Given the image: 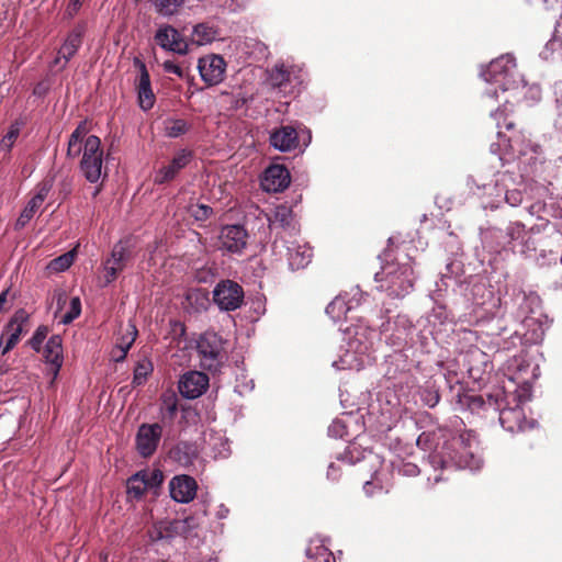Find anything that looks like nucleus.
I'll use <instances>...</instances> for the list:
<instances>
[{
  "mask_svg": "<svg viewBox=\"0 0 562 562\" xmlns=\"http://www.w3.org/2000/svg\"><path fill=\"white\" fill-rule=\"evenodd\" d=\"M414 280L411 262H387L375 273V281L381 283L380 288L392 297L407 295L414 286Z\"/></svg>",
  "mask_w": 562,
  "mask_h": 562,
  "instance_id": "obj_1",
  "label": "nucleus"
},
{
  "mask_svg": "<svg viewBox=\"0 0 562 562\" xmlns=\"http://www.w3.org/2000/svg\"><path fill=\"white\" fill-rule=\"evenodd\" d=\"M482 77L485 81L501 87L503 91L518 89L526 85L524 76L517 68L515 57L510 54L492 60Z\"/></svg>",
  "mask_w": 562,
  "mask_h": 562,
  "instance_id": "obj_2",
  "label": "nucleus"
},
{
  "mask_svg": "<svg viewBox=\"0 0 562 562\" xmlns=\"http://www.w3.org/2000/svg\"><path fill=\"white\" fill-rule=\"evenodd\" d=\"M490 119L494 122L495 127L497 128L496 134L498 138H504L509 148L513 150L517 149L521 153L524 148L522 146H519V144L524 143V135L521 132L516 131L514 104L508 100H505L501 106L491 113Z\"/></svg>",
  "mask_w": 562,
  "mask_h": 562,
  "instance_id": "obj_3",
  "label": "nucleus"
},
{
  "mask_svg": "<svg viewBox=\"0 0 562 562\" xmlns=\"http://www.w3.org/2000/svg\"><path fill=\"white\" fill-rule=\"evenodd\" d=\"M201 367L209 371H216L225 360L224 340L214 331H205L196 341Z\"/></svg>",
  "mask_w": 562,
  "mask_h": 562,
  "instance_id": "obj_4",
  "label": "nucleus"
},
{
  "mask_svg": "<svg viewBox=\"0 0 562 562\" xmlns=\"http://www.w3.org/2000/svg\"><path fill=\"white\" fill-rule=\"evenodd\" d=\"M103 164V150L101 140L95 135H90L85 139L83 154L80 161V170L85 178L95 183L101 177Z\"/></svg>",
  "mask_w": 562,
  "mask_h": 562,
  "instance_id": "obj_5",
  "label": "nucleus"
},
{
  "mask_svg": "<svg viewBox=\"0 0 562 562\" xmlns=\"http://www.w3.org/2000/svg\"><path fill=\"white\" fill-rule=\"evenodd\" d=\"M249 238V233L244 225H224L217 237V248L223 252L240 256L247 249Z\"/></svg>",
  "mask_w": 562,
  "mask_h": 562,
  "instance_id": "obj_6",
  "label": "nucleus"
},
{
  "mask_svg": "<svg viewBox=\"0 0 562 562\" xmlns=\"http://www.w3.org/2000/svg\"><path fill=\"white\" fill-rule=\"evenodd\" d=\"M244 289L236 281L226 279L220 281L213 290V301L221 311H235L244 303Z\"/></svg>",
  "mask_w": 562,
  "mask_h": 562,
  "instance_id": "obj_7",
  "label": "nucleus"
},
{
  "mask_svg": "<svg viewBox=\"0 0 562 562\" xmlns=\"http://www.w3.org/2000/svg\"><path fill=\"white\" fill-rule=\"evenodd\" d=\"M30 314L24 308L15 311L9 323L0 335V352L7 355L20 341L22 334L26 330Z\"/></svg>",
  "mask_w": 562,
  "mask_h": 562,
  "instance_id": "obj_8",
  "label": "nucleus"
},
{
  "mask_svg": "<svg viewBox=\"0 0 562 562\" xmlns=\"http://www.w3.org/2000/svg\"><path fill=\"white\" fill-rule=\"evenodd\" d=\"M198 69L201 79L209 86H216L225 78L226 61L221 55L210 54L199 58Z\"/></svg>",
  "mask_w": 562,
  "mask_h": 562,
  "instance_id": "obj_9",
  "label": "nucleus"
},
{
  "mask_svg": "<svg viewBox=\"0 0 562 562\" xmlns=\"http://www.w3.org/2000/svg\"><path fill=\"white\" fill-rule=\"evenodd\" d=\"M134 66L138 69V76L135 79V89L137 92L138 104L142 110L153 109L156 97L151 89L150 76L145 63L139 58H134Z\"/></svg>",
  "mask_w": 562,
  "mask_h": 562,
  "instance_id": "obj_10",
  "label": "nucleus"
},
{
  "mask_svg": "<svg viewBox=\"0 0 562 562\" xmlns=\"http://www.w3.org/2000/svg\"><path fill=\"white\" fill-rule=\"evenodd\" d=\"M162 434V427L155 424H143L136 434V449L138 453L148 458L153 456L158 447Z\"/></svg>",
  "mask_w": 562,
  "mask_h": 562,
  "instance_id": "obj_11",
  "label": "nucleus"
},
{
  "mask_svg": "<svg viewBox=\"0 0 562 562\" xmlns=\"http://www.w3.org/2000/svg\"><path fill=\"white\" fill-rule=\"evenodd\" d=\"M155 42L162 49L179 55H187L189 52L187 41L179 31L171 25L160 26L155 34Z\"/></svg>",
  "mask_w": 562,
  "mask_h": 562,
  "instance_id": "obj_12",
  "label": "nucleus"
},
{
  "mask_svg": "<svg viewBox=\"0 0 562 562\" xmlns=\"http://www.w3.org/2000/svg\"><path fill=\"white\" fill-rule=\"evenodd\" d=\"M505 402V395L502 390H497L493 394L468 395L464 397V404L468 408L477 415L487 417L488 412L496 413L501 405Z\"/></svg>",
  "mask_w": 562,
  "mask_h": 562,
  "instance_id": "obj_13",
  "label": "nucleus"
},
{
  "mask_svg": "<svg viewBox=\"0 0 562 562\" xmlns=\"http://www.w3.org/2000/svg\"><path fill=\"white\" fill-rule=\"evenodd\" d=\"M209 381V376L203 372H186L179 381V392L187 398H196L206 391Z\"/></svg>",
  "mask_w": 562,
  "mask_h": 562,
  "instance_id": "obj_14",
  "label": "nucleus"
},
{
  "mask_svg": "<svg viewBox=\"0 0 562 562\" xmlns=\"http://www.w3.org/2000/svg\"><path fill=\"white\" fill-rule=\"evenodd\" d=\"M192 160V151L188 149H181L171 159V161L162 166L155 175V183L164 184L172 181L178 173L186 168Z\"/></svg>",
  "mask_w": 562,
  "mask_h": 562,
  "instance_id": "obj_15",
  "label": "nucleus"
},
{
  "mask_svg": "<svg viewBox=\"0 0 562 562\" xmlns=\"http://www.w3.org/2000/svg\"><path fill=\"white\" fill-rule=\"evenodd\" d=\"M130 258L131 250L125 243L119 241L114 245L111 252V258H109L104 263L106 283H111L116 279L119 273L126 267Z\"/></svg>",
  "mask_w": 562,
  "mask_h": 562,
  "instance_id": "obj_16",
  "label": "nucleus"
},
{
  "mask_svg": "<svg viewBox=\"0 0 562 562\" xmlns=\"http://www.w3.org/2000/svg\"><path fill=\"white\" fill-rule=\"evenodd\" d=\"M291 182L289 170L281 165L268 167L263 173L261 186L267 192H282Z\"/></svg>",
  "mask_w": 562,
  "mask_h": 562,
  "instance_id": "obj_17",
  "label": "nucleus"
},
{
  "mask_svg": "<svg viewBox=\"0 0 562 562\" xmlns=\"http://www.w3.org/2000/svg\"><path fill=\"white\" fill-rule=\"evenodd\" d=\"M170 496L178 503H189L196 495V481L189 475L182 474L172 477L169 483Z\"/></svg>",
  "mask_w": 562,
  "mask_h": 562,
  "instance_id": "obj_18",
  "label": "nucleus"
},
{
  "mask_svg": "<svg viewBox=\"0 0 562 562\" xmlns=\"http://www.w3.org/2000/svg\"><path fill=\"white\" fill-rule=\"evenodd\" d=\"M269 142L280 151H292L299 147V134L293 126L283 125L270 133Z\"/></svg>",
  "mask_w": 562,
  "mask_h": 562,
  "instance_id": "obj_19",
  "label": "nucleus"
},
{
  "mask_svg": "<svg viewBox=\"0 0 562 562\" xmlns=\"http://www.w3.org/2000/svg\"><path fill=\"white\" fill-rule=\"evenodd\" d=\"M83 33L85 29L80 25L76 26L68 33L64 44L58 50L57 57L54 60L55 65H58L60 59H64V68L66 64L77 54L82 44Z\"/></svg>",
  "mask_w": 562,
  "mask_h": 562,
  "instance_id": "obj_20",
  "label": "nucleus"
},
{
  "mask_svg": "<svg viewBox=\"0 0 562 562\" xmlns=\"http://www.w3.org/2000/svg\"><path fill=\"white\" fill-rule=\"evenodd\" d=\"M504 404L505 402L496 412L498 413L501 426L509 432L521 430L525 423L524 409L519 405H516L515 407H505Z\"/></svg>",
  "mask_w": 562,
  "mask_h": 562,
  "instance_id": "obj_21",
  "label": "nucleus"
},
{
  "mask_svg": "<svg viewBox=\"0 0 562 562\" xmlns=\"http://www.w3.org/2000/svg\"><path fill=\"white\" fill-rule=\"evenodd\" d=\"M61 337L53 335L46 342L44 348V358L47 363L52 366L54 374L56 375L63 366V346Z\"/></svg>",
  "mask_w": 562,
  "mask_h": 562,
  "instance_id": "obj_22",
  "label": "nucleus"
},
{
  "mask_svg": "<svg viewBox=\"0 0 562 562\" xmlns=\"http://www.w3.org/2000/svg\"><path fill=\"white\" fill-rule=\"evenodd\" d=\"M169 458L181 467L188 468L198 458V448L194 443L181 441L170 449Z\"/></svg>",
  "mask_w": 562,
  "mask_h": 562,
  "instance_id": "obj_23",
  "label": "nucleus"
},
{
  "mask_svg": "<svg viewBox=\"0 0 562 562\" xmlns=\"http://www.w3.org/2000/svg\"><path fill=\"white\" fill-rule=\"evenodd\" d=\"M270 229H295L294 214L290 206L281 204L278 205L271 215L268 216Z\"/></svg>",
  "mask_w": 562,
  "mask_h": 562,
  "instance_id": "obj_24",
  "label": "nucleus"
},
{
  "mask_svg": "<svg viewBox=\"0 0 562 562\" xmlns=\"http://www.w3.org/2000/svg\"><path fill=\"white\" fill-rule=\"evenodd\" d=\"M88 127L87 122L82 121L78 124L75 131L70 134L68 139L67 153L68 158L75 159L83 154L85 139L87 138Z\"/></svg>",
  "mask_w": 562,
  "mask_h": 562,
  "instance_id": "obj_25",
  "label": "nucleus"
},
{
  "mask_svg": "<svg viewBox=\"0 0 562 562\" xmlns=\"http://www.w3.org/2000/svg\"><path fill=\"white\" fill-rule=\"evenodd\" d=\"M313 251L306 245H295L288 248V261L292 270L305 268L312 260Z\"/></svg>",
  "mask_w": 562,
  "mask_h": 562,
  "instance_id": "obj_26",
  "label": "nucleus"
},
{
  "mask_svg": "<svg viewBox=\"0 0 562 562\" xmlns=\"http://www.w3.org/2000/svg\"><path fill=\"white\" fill-rule=\"evenodd\" d=\"M292 70L286 68L283 64L276 65L270 71L268 76V82L271 87L283 91L288 83L292 81Z\"/></svg>",
  "mask_w": 562,
  "mask_h": 562,
  "instance_id": "obj_27",
  "label": "nucleus"
},
{
  "mask_svg": "<svg viewBox=\"0 0 562 562\" xmlns=\"http://www.w3.org/2000/svg\"><path fill=\"white\" fill-rule=\"evenodd\" d=\"M187 524L188 521H181V519H173L161 524L158 528L157 539L173 538L176 536L184 537Z\"/></svg>",
  "mask_w": 562,
  "mask_h": 562,
  "instance_id": "obj_28",
  "label": "nucleus"
},
{
  "mask_svg": "<svg viewBox=\"0 0 562 562\" xmlns=\"http://www.w3.org/2000/svg\"><path fill=\"white\" fill-rule=\"evenodd\" d=\"M126 488L127 494L136 499L142 498L144 494L149 490L146 480L144 479V474H142L140 471L127 480Z\"/></svg>",
  "mask_w": 562,
  "mask_h": 562,
  "instance_id": "obj_29",
  "label": "nucleus"
},
{
  "mask_svg": "<svg viewBox=\"0 0 562 562\" xmlns=\"http://www.w3.org/2000/svg\"><path fill=\"white\" fill-rule=\"evenodd\" d=\"M137 336V329L136 326L133 324H130L126 330V334L122 335L117 342L116 348L120 351V355L116 357V361H121L125 359L128 350L131 349L133 342L135 341Z\"/></svg>",
  "mask_w": 562,
  "mask_h": 562,
  "instance_id": "obj_30",
  "label": "nucleus"
},
{
  "mask_svg": "<svg viewBox=\"0 0 562 562\" xmlns=\"http://www.w3.org/2000/svg\"><path fill=\"white\" fill-rule=\"evenodd\" d=\"M193 41L198 45L211 43L216 37V31L213 26L207 23H200L193 29Z\"/></svg>",
  "mask_w": 562,
  "mask_h": 562,
  "instance_id": "obj_31",
  "label": "nucleus"
},
{
  "mask_svg": "<svg viewBox=\"0 0 562 562\" xmlns=\"http://www.w3.org/2000/svg\"><path fill=\"white\" fill-rule=\"evenodd\" d=\"M188 213L194 218V221L200 223L209 221L214 215L213 209L203 203H190L188 206Z\"/></svg>",
  "mask_w": 562,
  "mask_h": 562,
  "instance_id": "obj_32",
  "label": "nucleus"
},
{
  "mask_svg": "<svg viewBox=\"0 0 562 562\" xmlns=\"http://www.w3.org/2000/svg\"><path fill=\"white\" fill-rule=\"evenodd\" d=\"M306 557L305 562H335L333 553L324 546L310 547Z\"/></svg>",
  "mask_w": 562,
  "mask_h": 562,
  "instance_id": "obj_33",
  "label": "nucleus"
},
{
  "mask_svg": "<svg viewBox=\"0 0 562 562\" xmlns=\"http://www.w3.org/2000/svg\"><path fill=\"white\" fill-rule=\"evenodd\" d=\"M24 123L21 122V121H14L7 134L2 137L1 142H0V147L1 149L5 150V151H10L15 143V140L18 139L19 135H20V132H21V127Z\"/></svg>",
  "mask_w": 562,
  "mask_h": 562,
  "instance_id": "obj_34",
  "label": "nucleus"
},
{
  "mask_svg": "<svg viewBox=\"0 0 562 562\" xmlns=\"http://www.w3.org/2000/svg\"><path fill=\"white\" fill-rule=\"evenodd\" d=\"M42 204L35 201L33 198L27 202L26 206L21 212L20 216L15 222V229L20 231L25 227V225L33 218L36 211L40 209Z\"/></svg>",
  "mask_w": 562,
  "mask_h": 562,
  "instance_id": "obj_35",
  "label": "nucleus"
},
{
  "mask_svg": "<svg viewBox=\"0 0 562 562\" xmlns=\"http://www.w3.org/2000/svg\"><path fill=\"white\" fill-rule=\"evenodd\" d=\"M184 0H155L156 11L164 16H170L177 13Z\"/></svg>",
  "mask_w": 562,
  "mask_h": 562,
  "instance_id": "obj_36",
  "label": "nucleus"
},
{
  "mask_svg": "<svg viewBox=\"0 0 562 562\" xmlns=\"http://www.w3.org/2000/svg\"><path fill=\"white\" fill-rule=\"evenodd\" d=\"M529 232H526L525 225L520 222H513L506 228V236L508 240L503 245L505 248L507 245H510L515 240H524Z\"/></svg>",
  "mask_w": 562,
  "mask_h": 562,
  "instance_id": "obj_37",
  "label": "nucleus"
},
{
  "mask_svg": "<svg viewBox=\"0 0 562 562\" xmlns=\"http://www.w3.org/2000/svg\"><path fill=\"white\" fill-rule=\"evenodd\" d=\"M75 257H76V250L75 249L70 250V251L53 259L49 262L48 268L56 272L65 271L74 263Z\"/></svg>",
  "mask_w": 562,
  "mask_h": 562,
  "instance_id": "obj_38",
  "label": "nucleus"
},
{
  "mask_svg": "<svg viewBox=\"0 0 562 562\" xmlns=\"http://www.w3.org/2000/svg\"><path fill=\"white\" fill-rule=\"evenodd\" d=\"M350 308L347 306L345 300L337 296L327 305L326 313L333 319H340L342 316H346Z\"/></svg>",
  "mask_w": 562,
  "mask_h": 562,
  "instance_id": "obj_39",
  "label": "nucleus"
},
{
  "mask_svg": "<svg viewBox=\"0 0 562 562\" xmlns=\"http://www.w3.org/2000/svg\"><path fill=\"white\" fill-rule=\"evenodd\" d=\"M419 394L422 402L430 408L439 403L440 394L435 385L428 384L422 387Z\"/></svg>",
  "mask_w": 562,
  "mask_h": 562,
  "instance_id": "obj_40",
  "label": "nucleus"
},
{
  "mask_svg": "<svg viewBox=\"0 0 562 562\" xmlns=\"http://www.w3.org/2000/svg\"><path fill=\"white\" fill-rule=\"evenodd\" d=\"M416 443L420 449L431 451L438 446L437 434L435 431H423L418 436Z\"/></svg>",
  "mask_w": 562,
  "mask_h": 562,
  "instance_id": "obj_41",
  "label": "nucleus"
},
{
  "mask_svg": "<svg viewBox=\"0 0 562 562\" xmlns=\"http://www.w3.org/2000/svg\"><path fill=\"white\" fill-rule=\"evenodd\" d=\"M54 186V177H45L37 186H36V193L33 196L35 201H37L40 204H43L45 199L47 198L49 191L52 190Z\"/></svg>",
  "mask_w": 562,
  "mask_h": 562,
  "instance_id": "obj_42",
  "label": "nucleus"
},
{
  "mask_svg": "<svg viewBox=\"0 0 562 562\" xmlns=\"http://www.w3.org/2000/svg\"><path fill=\"white\" fill-rule=\"evenodd\" d=\"M151 363L148 361L138 362L135 370H134V376H133V384L134 385H142L148 374L151 372Z\"/></svg>",
  "mask_w": 562,
  "mask_h": 562,
  "instance_id": "obj_43",
  "label": "nucleus"
},
{
  "mask_svg": "<svg viewBox=\"0 0 562 562\" xmlns=\"http://www.w3.org/2000/svg\"><path fill=\"white\" fill-rule=\"evenodd\" d=\"M48 334V327L47 326H38L33 336L27 340V345L34 350L40 351L41 346L43 341L45 340L46 336Z\"/></svg>",
  "mask_w": 562,
  "mask_h": 562,
  "instance_id": "obj_44",
  "label": "nucleus"
},
{
  "mask_svg": "<svg viewBox=\"0 0 562 562\" xmlns=\"http://www.w3.org/2000/svg\"><path fill=\"white\" fill-rule=\"evenodd\" d=\"M81 313V301L78 296L70 300L69 311L63 316L61 323L67 325L72 323Z\"/></svg>",
  "mask_w": 562,
  "mask_h": 562,
  "instance_id": "obj_45",
  "label": "nucleus"
},
{
  "mask_svg": "<svg viewBox=\"0 0 562 562\" xmlns=\"http://www.w3.org/2000/svg\"><path fill=\"white\" fill-rule=\"evenodd\" d=\"M188 131V125L184 120H172L166 125V134L169 137H179Z\"/></svg>",
  "mask_w": 562,
  "mask_h": 562,
  "instance_id": "obj_46",
  "label": "nucleus"
},
{
  "mask_svg": "<svg viewBox=\"0 0 562 562\" xmlns=\"http://www.w3.org/2000/svg\"><path fill=\"white\" fill-rule=\"evenodd\" d=\"M140 473L144 474V479L149 488L158 487L164 482V473L158 469L151 471L143 470Z\"/></svg>",
  "mask_w": 562,
  "mask_h": 562,
  "instance_id": "obj_47",
  "label": "nucleus"
},
{
  "mask_svg": "<svg viewBox=\"0 0 562 562\" xmlns=\"http://www.w3.org/2000/svg\"><path fill=\"white\" fill-rule=\"evenodd\" d=\"M177 411H178V405H177L176 398L169 397L164 401L162 406H161V412H162L164 418H168V419L172 420L177 414Z\"/></svg>",
  "mask_w": 562,
  "mask_h": 562,
  "instance_id": "obj_48",
  "label": "nucleus"
},
{
  "mask_svg": "<svg viewBox=\"0 0 562 562\" xmlns=\"http://www.w3.org/2000/svg\"><path fill=\"white\" fill-rule=\"evenodd\" d=\"M162 68L165 70V72L173 74V75L178 76L179 78H182V79L189 78V74L184 69H182L179 65H176L171 60H166L162 64Z\"/></svg>",
  "mask_w": 562,
  "mask_h": 562,
  "instance_id": "obj_49",
  "label": "nucleus"
},
{
  "mask_svg": "<svg viewBox=\"0 0 562 562\" xmlns=\"http://www.w3.org/2000/svg\"><path fill=\"white\" fill-rule=\"evenodd\" d=\"M547 48L552 53H559L562 58V35L559 29L555 31L553 37L548 42Z\"/></svg>",
  "mask_w": 562,
  "mask_h": 562,
  "instance_id": "obj_50",
  "label": "nucleus"
},
{
  "mask_svg": "<svg viewBox=\"0 0 562 562\" xmlns=\"http://www.w3.org/2000/svg\"><path fill=\"white\" fill-rule=\"evenodd\" d=\"M522 192L520 190L514 189L508 190L505 194V200L510 206H518L522 203Z\"/></svg>",
  "mask_w": 562,
  "mask_h": 562,
  "instance_id": "obj_51",
  "label": "nucleus"
},
{
  "mask_svg": "<svg viewBox=\"0 0 562 562\" xmlns=\"http://www.w3.org/2000/svg\"><path fill=\"white\" fill-rule=\"evenodd\" d=\"M359 331L355 330V338L349 342L351 348H355L357 352H364L368 349L366 341L361 338H358Z\"/></svg>",
  "mask_w": 562,
  "mask_h": 562,
  "instance_id": "obj_52",
  "label": "nucleus"
},
{
  "mask_svg": "<svg viewBox=\"0 0 562 562\" xmlns=\"http://www.w3.org/2000/svg\"><path fill=\"white\" fill-rule=\"evenodd\" d=\"M522 249L521 252H528V251H536L537 245L536 241L532 239L531 235L528 234L527 237L522 240Z\"/></svg>",
  "mask_w": 562,
  "mask_h": 562,
  "instance_id": "obj_53",
  "label": "nucleus"
},
{
  "mask_svg": "<svg viewBox=\"0 0 562 562\" xmlns=\"http://www.w3.org/2000/svg\"><path fill=\"white\" fill-rule=\"evenodd\" d=\"M327 477L337 481L340 477V467L336 463H330L327 470Z\"/></svg>",
  "mask_w": 562,
  "mask_h": 562,
  "instance_id": "obj_54",
  "label": "nucleus"
},
{
  "mask_svg": "<svg viewBox=\"0 0 562 562\" xmlns=\"http://www.w3.org/2000/svg\"><path fill=\"white\" fill-rule=\"evenodd\" d=\"M172 333L178 336L182 337L186 334V326L183 323L179 321L171 322Z\"/></svg>",
  "mask_w": 562,
  "mask_h": 562,
  "instance_id": "obj_55",
  "label": "nucleus"
},
{
  "mask_svg": "<svg viewBox=\"0 0 562 562\" xmlns=\"http://www.w3.org/2000/svg\"><path fill=\"white\" fill-rule=\"evenodd\" d=\"M82 1L83 0H71L69 2L68 7H67V13L69 16L75 15L79 11V9L82 4Z\"/></svg>",
  "mask_w": 562,
  "mask_h": 562,
  "instance_id": "obj_56",
  "label": "nucleus"
},
{
  "mask_svg": "<svg viewBox=\"0 0 562 562\" xmlns=\"http://www.w3.org/2000/svg\"><path fill=\"white\" fill-rule=\"evenodd\" d=\"M403 473L406 475H416L419 472V469L414 463H405L402 469Z\"/></svg>",
  "mask_w": 562,
  "mask_h": 562,
  "instance_id": "obj_57",
  "label": "nucleus"
},
{
  "mask_svg": "<svg viewBox=\"0 0 562 562\" xmlns=\"http://www.w3.org/2000/svg\"><path fill=\"white\" fill-rule=\"evenodd\" d=\"M181 521H188L186 526V536L188 537L190 531L196 527L195 518L192 516L186 517L184 519H181Z\"/></svg>",
  "mask_w": 562,
  "mask_h": 562,
  "instance_id": "obj_58",
  "label": "nucleus"
},
{
  "mask_svg": "<svg viewBox=\"0 0 562 562\" xmlns=\"http://www.w3.org/2000/svg\"><path fill=\"white\" fill-rule=\"evenodd\" d=\"M352 452H353V449H349V450L345 453V456L340 459V461H341L342 463H347V464L351 465V464L353 463V462H352V460H351V459H352Z\"/></svg>",
  "mask_w": 562,
  "mask_h": 562,
  "instance_id": "obj_59",
  "label": "nucleus"
},
{
  "mask_svg": "<svg viewBox=\"0 0 562 562\" xmlns=\"http://www.w3.org/2000/svg\"><path fill=\"white\" fill-rule=\"evenodd\" d=\"M4 356H5V355H2V353L0 352V374H2V373H4V372H7V371H8V368H9V366H8L7 361L3 359V357H4Z\"/></svg>",
  "mask_w": 562,
  "mask_h": 562,
  "instance_id": "obj_60",
  "label": "nucleus"
},
{
  "mask_svg": "<svg viewBox=\"0 0 562 562\" xmlns=\"http://www.w3.org/2000/svg\"><path fill=\"white\" fill-rule=\"evenodd\" d=\"M8 293H9V290H4L0 293V311L2 310L3 305L7 303Z\"/></svg>",
  "mask_w": 562,
  "mask_h": 562,
  "instance_id": "obj_61",
  "label": "nucleus"
},
{
  "mask_svg": "<svg viewBox=\"0 0 562 562\" xmlns=\"http://www.w3.org/2000/svg\"><path fill=\"white\" fill-rule=\"evenodd\" d=\"M65 303H66V295L63 293H59L58 297H57L58 308L60 310Z\"/></svg>",
  "mask_w": 562,
  "mask_h": 562,
  "instance_id": "obj_62",
  "label": "nucleus"
},
{
  "mask_svg": "<svg viewBox=\"0 0 562 562\" xmlns=\"http://www.w3.org/2000/svg\"><path fill=\"white\" fill-rule=\"evenodd\" d=\"M246 103V100L245 99H235L234 102H233V108L234 109H239L240 106H243L244 104Z\"/></svg>",
  "mask_w": 562,
  "mask_h": 562,
  "instance_id": "obj_63",
  "label": "nucleus"
},
{
  "mask_svg": "<svg viewBox=\"0 0 562 562\" xmlns=\"http://www.w3.org/2000/svg\"><path fill=\"white\" fill-rule=\"evenodd\" d=\"M61 192L67 195L70 193V184L68 182L63 183Z\"/></svg>",
  "mask_w": 562,
  "mask_h": 562,
  "instance_id": "obj_64",
  "label": "nucleus"
}]
</instances>
